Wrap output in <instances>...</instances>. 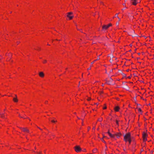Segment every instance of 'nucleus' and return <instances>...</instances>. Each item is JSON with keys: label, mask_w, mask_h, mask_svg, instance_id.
I'll use <instances>...</instances> for the list:
<instances>
[{"label": "nucleus", "mask_w": 154, "mask_h": 154, "mask_svg": "<svg viewBox=\"0 0 154 154\" xmlns=\"http://www.w3.org/2000/svg\"><path fill=\"white\" fill-rule=\"evenodd\" d=\"M123 140L125 143L128 142L129 144H131L132 142L131 133L128 132L124 136Z\"/></svg>", "instance_id": "f257e3e1"}, {"label": "nucleus", "mask_w": 154, "mask_h": 154, "mask_svg": "<svg viewBox=\"0 0 154 154\" xmlns=\"http://www.w3.org/2000/svg\"><path fill=\"white\" fill-rule=\"evenodd\" d=\"M148 137V134L147 133V131H143L142 133V137L143 141L146 142L147 140Z\"/></svg>", "instance_id": "f03ea898"}, {"label": "nucleus", "mask_w": 154, "mask_h": 154, "mask_svg": "<svg viewBox=\"0 0 154 154\" xmlns=\"http://www.w3.org/2000/svg\"><path fill=\"white\" fill-rule=\"evenodd\" d=\"M67 17L68 18L69 20H71L73 17L72 13V12L68 13Z\"/></svg>", "instance_id": "7ed1b4c3"}, {"label": "nucleus", "mask_w": 154, "mask_h": 154, "mask_svg": "<svg viewBox=\"0 0 154 154\" xmlns=\"http://www.w3.org/2000/svg\"><path fill=\"white\" fill-rule=\"evenodd\" d=\"M112 26V24L111 23H109L108 25H103L102 26V29L103 30H106L109 27L111 26Z\"/></svg>", "instance_id": "20e7f679"}, {"label": "nucleus", "mask_w": 154, "mask_h": 154, "mask_svg": "<svg viewBox=\"0 0 154 154\" xmlns=\"http://www.w3.org/2000/svg\"><path fill=\"white\" fill-rule=\"evenodd\" d=\"M112 79L109 78L106 80V83L109 85H111L112 83Z\"/></svg>", "instance_id": "39448f33"}, {"label": "nucleus", "mask_w": 154, "mask_h": 154, "mask_svg": "<svg viewBox=\"0 0 154 154\" xmlns=\"http://www.w3.org/2000/svg\"><path fill=\"white\" fill-rule=\"evenodd\" d=\"M75 149L76 152H79L81 151L82 149L79 146H76L75 147Z\"/></svg>", "instance_id": "423d86ee"}, {"label": "nucleus", "mask_w": 154, "mask_h": 154, "mask_svg": "<svg viewBox=\"0 0 154 154\" xmlns=\"http://www.w3.org/2000/svg\"><path fill=\"white\" fill-rule=\"evenodd\" d=\"M138 0H131V3L132 5H136L137 4Z\"/></svg>", "instance_id": "0eeeda50"}, {"label": "nucleus", "mask_w": 154, "mask_h": 154, "mask_svg": "<svg viewBox=\"0 0 154 154\" xmlns=\"http://www.w3.org/2000/svg\"><path fill=\"white\" fill-rule=\"evenodd\" d=\"M110 137L111 138H114L115 137V134H111L109 131V130H108V131L107 132Z\"/></svg>", "instance_id": "6e6552de"}, {"label": "nucleus", "mask_w": 154, "mask_h": 154, "mask_svg": "<svg viewBox=\"0 0 154 154\" xmlns=\"http://www.w3.org/2000/svg\"><path fill=\"white\" fill-rule=\"evenodd\" d=\"M120 109V108L119 106H116L114 108V110L116 112H119Z\"/></svg>", "instance_id": "1a4fd4ad"}, {"label": "nucleus", "mask_w": 154, "mask_h": 154, "mask_svg": "<svg viewBox=\"0 0 154 154\" xmlns=\"http://www.w3.org/2000/svg\"><path fill=\"white\" fill-rule=\"evenodd\" d=\"M13 101L14 102L17 103L18 102V100L17 98V96L15 95V96L13 98Z\"/></svg>", "instance_id": "9d476101"}, {"label": "nucleus", "mask_w": 154, "mask_h": 154, "mask_svg": "<svg viewBox=\"0 0 154 154\" xmlns=\"http://www.w3.org/2000/svg\"><path fill=\"white\" fill-rule=\"evenodd\" d=\"M115 136H116L118 138H119L122 135V134L121 133H117L115 134Z\"/></svg>", "instance_id": "9b49d317"}, {"label": "nucleus", "mask_w": 154, "mask_h": 154, "mask_svg": "<svg viewBox=\"0 0 154 154\" xmlns=\"http://www.w3.org/2000/svg\"><path fill=\"white\" fill-rule=\"evenodd\" d=\"M21 130L22 131H23L24 132H25L26 133H29V131L28 129L26 128H21Z\"/></svg>", "instance_id": "f8f14e48"}, {"label": "nucleus", "mask_w": 154, "mask_h": 154, "mask_svg": "<svg viewBox=\"0 0 154 154\" xmlns=\"http://www.w3.org/2000/svg\"><path fill=\"white\" fill-rule=\"evenodd\" d=\"M39 76L42 78H43L44 76V74L43 72H40L39 74Z\"/></svg>", "instance_id": "ddd939ff"}, {"label": "nucleus", "mask_w": 154, "mask_h": 154, "mask_svg": "<svg viewBox=\"0 0 154 154\" xmlns=\"http://www.w3.org/2000/svg\"><path fill=\"white\" fill-rule=\"evenodd\" d=\"M137 111L139 113L141 114H142L143 113V111H142L141 109L140 108H137Z\"/></svg>", "instance_id": "4468645a"}, {"label": "nucleus", "mask_w": 154, "mask_h": 154, "mask_svg": "<svg viewBox=\"0 0 154 154\" xmlns=\"http://www.w3.org/2000/svg\"><path fill=\"white\" fill-rule=\"evenodd\" d=\"M141 100H143L145 102H146L147 101V100L146 99H144L143 97H141Z\"/></svg>", "instance_id": "2eb2a0df"}, {"label": "nucleus", "mask_w": 154, "mask_h": 154, "mask_svg": "<svg viewBox=\"0 0 154 154\" xmlns=\"http://www.w3.org/2000/svg\"><path fill=\"white\" fill-rule=\"evenodd\" d=\"M43 63H44V64H45V63H47V61L46 60H44L43 61Z\"/></svg>", "instance_id": "dca6fc26"}, {"label": "nucleus", "mask_w": 154, "mask_h": 154, "mask_svg": "<svg viewBox=\"0 0 154 154\" xmlns=\"http://www.w3.org/2000/svg\"><path fill=\"white\" fill-rule=\"evenodd\" d=\"M116 123L118 126H119V121L117 120H116Z\"/></svg>", "instance_id": "f3484780"}, {"label": "nucleus", "mask_w": 154, "mask_h": 154, "mask_svg": "<svg viewBox=\"0 0 154 154\" xmlns=\"http://www.w3.org/2000/svg\"><path fill=\"white\" fill-rule=\"evenodd\" d=\"M118 14H116L115 15V16H114V17H117L118 18Z\"/></svg>", "instance_id": "a211bd4d"}, {"label": "nucleus", "mask_w": 154, "mask_h": 154, "mask_svg": "<svg viewBox=\"0 0 154 154\" xmlns=\"http://www.w3.org/2000/svg\"><path fill=\"white\" fill-rule=\"evenodd\" d=\"M91 99L90 97H88V98L87 99V100L88 101H90L91 100Z\"/></svg>", "instance_id": "6ab92c4d"}, {"label": "nucleus", "mask_w": 154, "mask_h": 154, "mask_svg": "<svg viewBox=\"0 0 154 154\" xmlns=\"http://www.w3.org/2000/svg\"><path fill=\"white\" fill-rule=\"evenodd\" d=\"M51 122L52 123H55L56 122V121L54 120H52Z\"/></svg>", "instance_id": "aec40b11"}, {"label": "nucleus", "mask_w": 154, "mask_h": 154, "mask_svg": "<svg viewBox=\"0 0 154 154\" xmlns=\"http://www.w3.org/2000/svg\"><path fill=\"white\" fill-rule=\"evenodd\" d=\"M61 40V39H55L53 41H54V40H56V41H60Z\"/></svg>", "instance_id": "412c9836"}, {"label": "nucleus", "mask_w": 154, "mask_h": 154, "mask_svg": "<svg viewBox=\"0 0 154 154\" xmlns=\"http://www.w3.org/2000/svg\"><path fill=\"white\" fill-rule=\"evenodd\" d=\"M91 128L90 127H88V131H89V130Z\"/></svg>", "instance_id": "4be33fe9"}, {"label": "nucleus", "mask_w": 154, "mask_h": 154, "mask_svg": "<svg viewBox=\"0 0 154 154\" xmlns=\"http://www.w3.org/2000/svg\"><path fill=\"white\" fill-rule=\"evenodd\" d=\"M102 141L104 143H106V142H105V141L103 140V139H102Z\"/></svg>", "instance_id": "5701e85b"}, {"label": "nucleus", "mask_w": 154, "mask_h": 154, "mask_svg": "<svg viewBox=\"0 0 154 154\" xmlns=\"http://www.w3.org/2000/svg\"><path fill=\"white\" fill-rule=\"evenodd\" d=\"M117 18L118 19V22H119L120 21V19L119 17H118Z\"/></svg>", "instance_id": "b1692460"}, {"label": "nucleus", "mask_w": 154, "mask_h": 154, "mask_svg": "<svg viewBox=\"0 0 154 154\" xmlns=\"http://www.w3.org/2000/svg\"><path fill=\"white\" fill-rule=\"evenodd\" d=\"M119 22H117L116 23V25H117V26H118L119 25Z\"/></svg>", "instance_id": "393cba45"}, {"label": "nucleus", "mask_w": 154, "mask_h": 154, "mask_svg": "<svg viewBox=\"0 0 154 154\" xmlns=\"http://www.w3.org/2000/svg\"><path fill=\"white\" fill-rule=\"evenodd\" d=\"M106 109V106L104 107L103 108V109Z\"/></svg>", "instance_id": "a878e982"}, {"label": "nucleus", "mask_w": 154, "mask_h": 154, "mask_svg": "<svg viewBox=\"0 0 154 154\" xmlns=\"http://www.w3.org/2000/svg\"><path fill=\"white\" fill-rule=\"evenodd\" d=\"M96 61V60H94L93 62H92L91 63V64H93L94 63V62L95 61Z\"/></svg>", "instance_id": "bb28decb"}, {"label": "nucleus", "mask_w": 154, "mask_h": 154, "mask_svg": "<svg viewBox=\"0 0 154 154\" xmlns=\"http://www.w3.org/2000/svg\"><path fill=\"white\" fill-rule=\"evenodd\" d=\"M104 84H103V83H102V86L103 87V86H104Z\"/></svg>", "instance_id": "cd10ccee"}, {"label": "nucleus", "mask_w": 154, "mask_h": 154, "mask_svg": "<svg viewBox=\"0 0 154 154\" xmlns=\"http://www.w3.org/2000/svg\"><path fill=\"white\" fill-rule=\"evenodd\" d=\"M19 116H20V117L22 118H24V119H25V118H24L23 117H21L19 115Z\"/></svg>", "instance_id": "c85d7f7f"}, {"label": "nucleus", "mask_w": 154, "mask_h": 154, "mask_svg": "<svg viewBox=\"0 0 154 154\" xmlns=\"http://www.w3.org/2000/svg\"><path fill=\"white\" fill-rule=\"evenodd\" d=\"M38 128H39V129H40V130H42V129H41L40 128H39V127H38Z\"/></svg>", "instance_id": "c756f323"}, {"label": "nucleus", "mask_w": 154, "mask_h": 154, "mask_svg": "<svg viewBox=\"0 0 154 154\" xmlns=\"http://www.w3.org/2000/svg\"><path fill=\"white\" fill-rule=\"evenodd\" d=\"M99 58H97V60H99Z\"/></svg>", "instance_id": "7c9ffc66"}, {"label": "nucleus", "mask_w": 154, "mask_h": 154, "mask_svg": "<svg viewBox=\"0 0 154 154\" xmlns=\"http://www.w3.org/2000/svg\"><path fill=\"white\" fill-rule=\"evenodd\" d=\"M47 102H48L47 101H46V102H45V103H47Z\"/></svg>", "instance_id": "2f4dec72"}, {"label": "nucleus", "mask_w": 154, "mask_h": 154, "mask_svg": "<svg viewBox=\"0 0 154 154\" xmlns=\"http://www.w3.org/2000/svg\"><path fill=\"white\" fill-rule=\"evenodd\" d=\"M100 121H102V119H100Z\"/></svg>", "instance_id": "473e14b6"}, {"label": "nucleus", "mask_w": 154, "mask_h": 154, "mask_svg": "<svg viewBox=\"0 0 154 154\" xmlns=\"http://www.w3.org/2000/svg\"><path fill=\"white\" fill-rule=\"evenodd\" d=\"M128 78H129V79H130V78H131V77H130V76L128 77Z\"/></svg>", "instance_id": "72a5a7b5"}, {"label": "nucleus", "mask_w": 154, "mask_h": 154, "mask_svg": "<svg viewBox=\"0 0 154 154\" xmlns=\"http://www.w3.org/2000/svg\"><path fill=\"white\" fill-rule=\"evenodd\" d=\"M150 105V103H149V105Z\"/></svg>", "instance_id": "f704fd0d"}]
</instances>
